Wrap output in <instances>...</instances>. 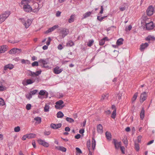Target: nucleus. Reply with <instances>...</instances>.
Segmentation results:
<instances>
[{"label": "nucleus", "mask_w": 155, "mask_h": 155, "mask_svg": "<svg viewBox=\"0 0 155 155\" xmlns=\"http://www.w3.org/2000/svg\"><path fill=\"white\" fill-rule=\"evenodd\" d=\"M96 145V141L94 137L92 138V147L93 150H94L95 149V147Z\"/></svg>", "instance_id": "obj_24"}, {"label": "nucleus", "mask_w": 155, "mask_h": 155, "mask_svg": "<svg viewBox=\"0 0 155 155\" xmlns=\"http://www.w3.org/2000/svg\"><path fill=\"white\" fill-rule=\"evenodd\" d=\"M7 50L6 46H2L0 47V53H4Z\"/></svg>", "instance_id": "obj_18"}, {"label": "nucleus", "mask_w": 155, "mask_h": 155, "mask_svg": "<svg viewBox=\"0 0 155 155\" xmlns=\"http://www.w3.org/2000/svg\"><path fill=\"white\" fill-rule=\"evenodd\" d=\"M51 41V38L50 37H49L48 38V40L46 43V45L48 46L49 45H50V42Z\"/></svg>", "instance_id": "obj_50"}, {"label": "nucleus", "mask_w": 155, "mask_h": 155, "mask_svg": "<svg viewBox=\"0 0 155 155\" xmlns=\"http://www.w3.org/2000/svg\"><path fill=\"white\" fill-rule=\"evenodd\" d=\"M62 126L61 123H59L57 124L52 123L51 124V127L53 129H56L60 128Z\"/></svg>", "instance_id": "obj_13"}, {"label": "nucleus", "mask_w": 155, "mask_h": 155, "mask_svg": "<svg viewBox=\"0 0 155 155\" xmlns=\"http://www.w3.org/2000/svg\"><path fill=\"white\" fill-rule=\"evenodd\" d=\"M22 23L24 25L26 28H28L31 25L32 21L30 19H28L27 21H25L24 18H21Z\"/></svg>", "instance_id": "obj_3"}, {"label": "nucleus", "mask_w": 155, "mask_h": 155, "mask_svg": "<svg viewBox=\"0 0 155 155\" xmlns=\"http://www.w3.org/2000/svg\"><path fill=\"white\" fill-rule=\"evenodd\" d=\"M35 81H33L31 79H27L26 81V83L27 85L31 84L34 82Z\"/></svg>", "instance_id": "obj_42"}, {"label": "nucleus", "mask_w": 155, "mask_h": 155, "mask_svg": "<svg viewBox=\"0 0 155 155\" xmlns=\"http://www.w3.org/2000/svg\"><path fill=\"white\" fill-rule=\"evenodd\" d=\"M10 14L9 11H6L0 15V24L4 21Z\"/></svg>", "instance_id": "obj_1"}, {"label": "nucleus", "mask_w": 155, "mask_h": 155, "mask_svg": "<svg viewBox=\"0 0 155 155\" xmlns=\"http://www.w3.org/2000/svg\"><path fill=\"white\" fill-rule=\"evenodd\" d=\"M147 94L145 92H143L142 93L140 97V101L141 103H143L147 98Z\"/></svg>", "instance_id": "obj_11"}, {"label": "nucleus", "mask_w": 155, "mask_h": 155, "mask_svg": "<svg viewBox=\"0 0 155 155\" xmlns=\"http://www.w3.org/2000/svg\"><path fill=\"white\" fill-rule=\"evenodd\" d=\"M58 27H59V26L58 25H55L54 26H53L52 27H51V28L52 29V30L53 31H54L56 28H58Z\"/></svg>", "instance_id": "obj_56"}, {"label": "nucleus", "mask_w": 155, "mask_h": 155, "mask_svg": "<svg viewBox=\"0 0 155 155\" xmlns=\"http://www.w3.org/2000/svg\"><path fill=\"white\" fill-rule=\"evenodd\" d=\"M135 149L137 151H138L139 150L140 147L139 144L138 143H135Z\"/></svg>", "instance_id": "obj_40"}, {"label": "nucleus", "mask_w": 155, "mask_h": 155, "mask_svg": "<svg viewBox=\"0 0 155 155\" xmlns=\"http://www.w3.org/2000/svg\"><path fill=\"white\" fill-rule=\"evenodd\" d=\"M69 33L68 30L66 28H63L60 31V35L64 38Z\"/></svg>", "instance_id": "obj_5"}, {"label": "nucleus", "mask_w": 155, "mask_h": 155, "mask_svg": "<svg viewBox=\"0 0 155 155\" xmlns=\"http://www.w3.org/2000/svg\"><path fill=\"white\" fill-rule=\"evenodd\" d=\"M34 120L37 121L38 124H40L41 121V117H35L34 119Z\"/></svg>", "instance_id": "obj_32"}, {"label": "nucleus", "mask_w": 155, "mask_h": 155, "mask_svg": "<svg viewBox=\"0 0 155 155\" xmlns=\"http://www.w3.org/2000/svg\"><path fill=\"white\" fill-rule=\"evenodd\" d=\"M38 90H34L31 91H30V93L32 95L35 94L38 92Z\"/></svg>", "instance_id": "obj_45"}, {"label": "nucleus", "mask_w": 155, "mask_h": 155, "mask_svg": "<svg viewBox=\"0 0 155 155\" xmlns=\"http://www.w3.org/2000/svg\"><path fill=\"white\" fill-rule=\"evenodd\" d=\"M132 28V26L131 25H129L128 26V27H126L125 28V31H127L128 30L129 31H130L131 30V28Z\"/></svg>", "instance_id": "obj_51"}, {"label": "nucleus", "mask_w": 155, "mask_h": 155, "mask_svg": "<svg viewBox=\"0 0 155 155\" xmlns=\"http://www.w3.org/2000/svg\"><path fill=\"white\" fill-rule=\"evenodd\" d=\"M84 129H80L79 131V132L81 134H82L84 133Z\"/></svg>", "instance_id": "obj_64"}, {"label": "nucleus", "mask_w": 155, "mask_h": 155, "mask_svg": "<svg viewBox=\"0 0 155 155\" xmlns=\"http://www.w3.org/2000/svg\"><path fill=\"white\" fill-rule=\"evenodd\" d=\"M23 8L25 11L27 12H30L32 10L31 6L27 4L24 5Z\"/></svg>", "instance_id": "obj_9"}, {"label": "nucleus", "mask_w": 155, "mask_h": 155, "mask_svg": "<svg viewBox=\"0 0 155 155\" xmlns=\"http://www.w3.org/2000/svg\"><path fill=\"white\" fill-rule=\"evenodd\" d=\"M144 114L145 110L144 108H143L141 110L140 114V118L142 120H143L144 118Z\"/></svg>", "instance_id": "obj_25"}, {"label": "nucleus", "mask_w": 155, "mask_h": 155, "mask_svg": "<svg viewBox=\"0 0 155 155\" xmlns=\"http://www.w3.org/2000/svg\"><path fill=\"white\" fill-rule=\"evenodd\" d=\"M103 127L101 124H100L97 126V130L100 134H102L103 132Z\"/></svg>", "instance_id": "obj_17"}, {"label": "nucleus", "mask_w": 155, "mask_h": 155, "mask_svg": "<svg viewBox=\"0 0 155 155\" xmlns=\"http://www.w3.org/2000/svg\"><path fill=\"white\" fill-rule=\"evenodd\" d=\"M38 141L39 144L44 147H48L49 146V143L45 142L44 140L41 139H39L38 140Z\"/></svg>", "instance_id": "obj_10"}, {"label": "nucleus", "mask_w": 155, "mask_h": 155, "mask_svg": "<svg viewBox=\"0 0 155 155\" xmlns=\"http://www.w3.org/2000/svg\"><path fill=\"white\" fill-rule=\"evenodd\" d=\"M106 137L107 139L108 140H110L111 138V135L110 132L106 131L105 133Z\"/></svg>", "instance_id": "obj_22"}, {"label": "nucleus", "mask_w": 155, "mask_h": 155, "mask_svg": "<svg viewBox=\"0 0 155 155\" xmlns=\"http://www.w3.org/2000/svg\"><path fill=\"white\" fill-rule=\"evenodd\" d=\"M38 62L40 63H42V64H40L39 65L41 66L42 68H48L49 66L47 64L48 63V60L47 59L45 60L41 59L39 60Z\"/></svg>", "instance_id": "obj_2"}, {"label": "nucleus", "mask_w": 155, "mask_h": 155, "mask_svg": "<svg viewBox=\"0 0 155 155\" xmlns=\"http://www.w3.org/2000/svg\"><path fill=\"white\" fill-rule=\"evenodd\" d=\"M124 39L122 38L119 39L117 41L116 44L118 45H120L123 44Z\"/></svg>", "instance_id": "obj_27"}, {"label": "nucleus", "mask_w": 155, "mask_h": 155, "mask_svg": "<svg viewBox=\"0 0 155 155\" xmlns=\"http://www.w3.org/2000/svg\"><path fill=\"white\" fill-rule=\"evenodd\" d=\"M21 62L23 64H30V62L29 60H25L24 59H21Z\"/></svg>", "instance_id": "obj_30"}, {"label": "nucleus", "mask_w": 155, "mask_h": 155, "mask_svg": "<svg viewBox=\"0 0 155 155\" xmlns=\"http://www.w3.org/2000/svg\"><path fill=\"white\" fill-rule=\"evenodd\" d=\"M112 142L114 144L116 149H118L121 146V142H118L117 140L115 139H113Z\"/></svg>", "instance_id": "obj_7"}, {"label": "nucleus", "mask_w": 155, "mask_h": 155, "mask_svg": "<svg viewBox=\"0 0 155 155\" xmlns=\"http://www.w3.org/2000/svg\"><path fill=\"white\" fill-rule=\"evenodd\" d=\"M31 105L30 104H28L26 106V109L27 110H29L31 109Z\"/></svg>", "instance_id": "obj_49"}, {"label": "nucleus", "mask_w": 155, "mask_h": 155, "mask_svg": "<svg viewBox=\"0 0 155 155\" xmlns=\"http://www.w3.org/2000/svg\"><path fill=\"white\" fill-rule=\"evenodd\" d=\"M148 45L149 44L147 43H143L140 45V49L141 51H143L144 50L147 48Z\"/></svg>", "instance_id": "obj_15"}, {"label": "nucleus", "mask_w": 155, "mask_h": 155, "mask_svg": "<svg viewBox=\"0 0 155 155\" xmlns=\"http://www.w3.org/2000/svg\"><path fill=\"white\" fill-rule=\"evenodd\" d=\"M146 41H153L155 40V38L153 36L149 35L145 39Z\"/></svg>", "instance_id": "obj_26"}, {"label": "nucleus", "mask_w": 155, "mask_h": 155, "mask_svg": "<svg viewBox=\"0 0 155 155\" xmlns=\"http://www.w3.org/2000/svg\"><path fill=\"white\" fill-rule=\"evenodd\" d=\"M63 103L64 102L63 101L60 100L56 102L55 107L57 109H61L64 106V105H62Z\"/></svg>", "instance_id": "obj_4"}, {"label": "nucleus", "mask_w": 155, "mask_h": 155, "mask_svg": "<svg viewBox=\"0 0 155 155\" xmlns=\"http://www.w3.org/2000/svg\"><path fill=\"white\" fill-rule=\"evenodd\" d=\"M137 96H138V93L136 92L135 94L134 95L133 97V98H132V103L134 102L136 100V99L137 98Z\"/></svg>", "instance_id": "obj_34"}, {"label": "nucleus", "mask_w": 155, "mask_h": 155, "mask_svg": "<svg viewBox=\"0 0 155 155\" xmlns=\"http://www.w3.org/2000/svg\"><path fill=\"white\" fill-rule=\"evenodd\" d=\"M145 26L146 29L148 30L153 29L154 27L155 26L152 21L147 23H146Z\"/></svg>", "instance_id": "obj_12"}, {"label": "nucleus", "mask_w": 155, "mask_h": 155, "mask_svg": "<svg viewBox=\"0 0 155 155\" xmlns=\"http://www.w3.org/2000/svg\"><path fill=\"white\" fill-rule=\"evenodd\" d=\"M31 65L32 67L38 66L39 65L38 62L35 61L32 63Z\"/></svg>", "instance_id": "obj_43"}, {"label": "nucleus", "mask_w": 155, "mask_h": 155, "mask_svg": "<svg viewBox=\"0 0 155 155\" xmlns=\"http://www.w3.org/2000/svg\"><path fill=\"white\" fill-rule=\"evenodd\" d=\"M55 148L56 149L62 152H65L66 150V148L62 146L56 147Z\"/></svg>", "instance_id": "obj_21"}, {"label": "nucleus", "mask_w": 155, "mask_h": 155, "mask_svg": "<svg viewBox=\"0 0 155 155\" xmlns=\"http://www.w3.org/2000/svg\"><path fill=\"white\" fill-rule=\"evenodd\" d=\"M41 72V71L40 70V71H37L35 73H36V76H38L40 74Z\"/></svg>", "instance_id": "obj_57"}, {"label": "nucleus", "mask_w": 155, "mask_h": 155, "mask_svg": "<svg viewBox=\"0 0 155 155\" xmlns=\"http://www.w3.org/2000/svg\"><path fill=\"white\" fill-rule=\"evenodd\" d=\"M76 152L77 153V155H80V154L82 153V152L81 150L78 147H76Z\"/></svg>", "instance_id": "obj_35"}, {"label": "nucleus", "mask_w": 155, "mask_h": 155, "mask_svg": "<svg viewBox=\"0 0 155 155\" xmlns=\"http://www.w3.org/2000/svg\"><path fill=\"white\" fill-rule=\"evenodd\" d=\"M154 8L152 5L149 6L147 10V15L149 16L152 15L153 13Z\"/></svg>", "instance_id": "obj_6"}, {"label": "nucleus", "mask_w": 155, "mask_h": 155, "mask_svg": "<svg viewBox=\"0 0 155 155\" xmlns=\"http://www.w3.org/2000/svg\"><path fill=\"white\" fill-rule=\"evenodd\" d=\"M64 114L61 111L58 112L57 114V117L58 118H61L64 116Z\"/></svg>", "instance_id": "obj_28"}, {"label": "nucleus", "mask_w": 155, "mask_h": 155, "mask_svg": "<svg viewBox=\"0 0 155 155\" xmlns=\"http://www.w3.org/2000/svg\"><path fill=\"white\" fill-rule=\"evenodd\" d=\"M50 133L51 132L50 131H45L44 132V134L46 135H48L50 134Z\"/></svg>", "instance_id": "obj_63"}, {"label": "nucleus", "mask_w": 155, "mask_h": 155, "mask_svg": "<svg viewBox=\"0 0 155 155\" xmlns=\"http://www.w3.org/2000/svg\"><path fill=\"white\" fill-rule=\"evenodd\" d=\"M81 136V135L78 134L75 136V138L76 139H79L80 138Z\"/></svg>", "instance_id": "obj_59"}, {"label": "nucleus", "mask_w": 155, "mask_h": 155, "mask_svg": "<svg viewBox=\"0 0 155 155\" xmlns=\"http://www.w3.org/2000/svg\"><path fill=\"white\" fill-rule=\"evenodd\" d=\"M26 97V98L29 100H30L32 97V95L30 92L29 94H28L25 95Z\"/></svg>", "instance_id": "obj_44"}, {"label": "nucleus", "mask_w": 155, "mask_h": 155, "mask_svg": "<svg viewBox=\"0 0 155 155\" xmlns=\"http://www.w3.org/2000/svg\"><path fill=\"white\" fill-rule=\"evenodd\" d=\"M27 135L28 138L30 139L35 138L36 135L35 134H27Z\"/></svg>", "instance_id": "obj_29"}, {"label": "nucleus", "mask_w": 155, "mask_h": 155, "mask_svg": "<svg viewBox=\"0 0 155 155\" xmlns=\"http://www.w3.org/2000/svg\"><path fill=\"white\" fill-rule=\"evenodd\" d=\"M94 41L93 40H90L87 43V45L89 47H91L93 44Z\"/></svg>", "instance_id": "obj_39"}, {"label": "nucleus", "mask_w": 155, "mask_h": 155, "mask_svg": "<svg viewBox=\"0 0 155 155\" xmlns=\"http://www.w3.org/2000/svg\"><path fill=\"white\" fill-rule=\"evenodd\" d=\"M74 16L75 15H72L71 16L70 18L68 19V22L69 23H70L74 21Z\"/></svg>", "instance_id": "obj_31"}, {"label": "nucleus", "mask_w": 155, "mask_h": 155, "mask_svg": "<svg viewBox=\"0 0 155 155\" xmlns=\"http://www.w3.org/2000/svg\"><path fill=\"white\" fill-rule=\"evenodd\" d=\"M5 103L4 100L1 98H0V104L2 106L5 105Z\"/></svg>", "instance_id": "obj_47"}, {"label": "nucleus", "mask_w": 155, "mask_h": 155, "mask_svg": "<svg viewBox=\"0 0 155 155\" xmlns=\"http://www.w3.org/2000/svg\"><path fill=\"white\" fill-rule=\"evenodd\" d=\"M123 141L125 146H127V139L126 138L123 139Z\"/></svg>", "instance_id": "obj_55"}, {"label": "nucleus", "mask_w": 155, "mask_h": 155, "mask_svg": "<svg viewBox=\"0 0 155 155\" xmlns=\"http://www.w3.org/2000/svg\"><path fill=\"white\" fill-rule=\"evenodd\" d=\"M116 109H115V110H114L113 111L112 115L111 117L113 119H114L115 118L116 115Z\"/></svg>", "instance_id": "obj_41"}, {"label": "nucleus", "mask_w": 155, "mask_h": 155, "mask_svg": "<svg viewBox=\"0 0 155 155\" xmlns=\"http://www.w3.org/2000/svg\"><path fill=\"white\" fill-rule=\"evenodd\" d=\"M107 16V15L104 16L102 17H101L100 16H97V19L98 20H99L100 21H101L103 19L106 18Z\"/></svg>", "instance_id": "obj_36"}, {"label": "nucleus", "mask_w": 155, "mask_h": 155, "mask_svg": "<svg viewBox=\"0 0 155 155\" xmlns=\"http://www.w3.org/2000/svg\"><path fill=\"white\" fill-rule=\"evenodd\" d=\"M13 68V66L12 64H8L6 65H5L4 67V70H6L7 69H11Z\"/></svg>", "instance_id": "obj_23"}, {"label": "nucleus", "mask_w": 155, "mask_h": 155, "mask_svg": "<svg viewBox=\"0 0 155 155\" xmlns=\"http://www.w3.org/2000/svg\"><path fill=\"white\" fill-rule=\"evenodd\" d=\"M87 147L88 149L89 150H90V142H87Z\"/></svg>", "instance_id": "obj_61"}, {"label": "nucleus", "mask_w": 155, "mask_h": 155, "mask_svg": "<svg viewBox=\"0 0 155 155\" xmlns=\"http://www.w3.org/2000/svg\"><path fill=\"white\" fill-rule=\"evenodd\" d=\"M49 106L48 104H46L44 107V110L45 112H47L49 111Z\"/></svg>", "instance_id": "obj_33"}, {"label": "nucleus", "mask_w": 155, "mask_h": 155, "mask_svg": "<svg viewBox=\"0 0 155 155\" xmlns=\"http://www.w3.org/2000/svg\"><path fill=\"white\" fill-rule=\"evenodd\" d=\"M26 138H28V136L27 134L23 136L22 138V139L23 140H25Z\"/></svg>", "instance_id": "obj_62"}, {"label": "nucleus", "mask_w": 155, "mask_h": 155, "mask_svg": "<svg viewBox=\"0 0 155 155\" xmlns=\"http://www.w3.org/2000/svg\"><path fill=\"white\" fill-rule=\"evenodd\" d=\"M104 11V8L103 5H101V10L99 12V13L101 14H102L103 13Z\"/></svg>", "instance_id": "obj_54"}, {"label": "nucleus", "mask_w": 155, "mask_h": 155, "mask_svg": "<svg viewBox=\"0 0 155 155\" xmlns=\"http://www.w3.org/2000/svg\"><path fill=\"white\" fill-rule=\"evenodd\" d=\"M63 71L62 69L60 68L59 67L57 66L54 68V72L56 74L60 73Z\"/></svg>", "instance_id": "obj_14"}, {"label": "nucleus", "mask_w": 155, "mask_h": 155, "mask_svg": "<svg viewBox=\"0 0 155 155\" xmlns=\"http://www.w3.org/2000/svg\"><path fill=\"white\" fill-rule=\"evenodd\" d=\"M21 50L20 49H18L16 48H14L11 49L9 52V53L11 54H19L21 52Z\"/></svg>", "instance_id": "obj_8"}, {"label": "nucleus", "mask_w": 155, "mask_h": 155, "mask_svg": "<svg viewBox=\"0 0 155 155\" xmlns=\"http://www.w3.org/2000/svg\"><path fill=\"white\" fill-rule=\"evenodd\" d=\"M31 76L32 77H34V76H36V73L35 72H31Z\"/></svg>", "instance_id": "obj_58"}, {"label": "nucleus", "mask_w": 155, "mask_h": 155, "mask_svg": "<svg viewBox=\"0 0 155 155\" xmlns=\"http://www.w3.org/2000/svg\"><path fill=\"white\" fill-rule=\"evenodd\" d=\"M74 45V43L73 42L71 41H69L67 43V45L68 46H71Z\"/></svg>", "instance_id": "obj_37"}, {"label": "nucleus", "mask_w": 155, "mask_h": 155, "mask_svg": "<svg viewBox=\"0 0 155 155\" xmlns=\"http://www.w3.org/2000/svg\"><path fill=\"white\" fill-rule=\"evenodd\" d=\"M39 94L41 96L45 95L44 98H46L48 97V92L45 90H41L39 92Z\"/></svg>", "instance_id": "obj_16"}, {"label": "nucleus", "mask_w": 155, "mask_h": 155, "mask_svg": "<svg viewBox=\"0 0 155 155\" xmlns=\"http://www.w3.org/2000/svg\"><path fill=\"white\" fill-rule=\"evenodd\" d=\"M92 13V12H86L83 15L82 19H84L89 17Z\"/></svg>", "instance_id": "obj_19"}, {"label": "nucleus", "mask_w": 155, "mask_h": 155, "mask_svg": "<svg viewBox=\"0 0 155 155\" xmlns=\"http://www.w3.org/2000/svg\"><path fill=\"white\" fill-rule=\"evenodd\" d=\"M66 119L68 122L70 123H72L74 122V120L71 118L67 117Z\"/></svg>", "instance_id": "obj_38"}, {"label": "nucleus", "mask_w": 155, "mask_h": 155, "mask_svg": "<svg viewBox=\"0 0 155 155\" xmlns=\"http://www.w3.org/2000/svg\"><path fill=\"white\" fill-rule=\"evenodd\" d=\"M4 82V81H3V82L0 81V91H2L5 90L6 87L3 86V83Z\"/></svg>", "instance_id": "obj_20"}, {"label": "nucleus", "mask_w": 155, "mask_h": 155, "mask_svg": "<svg viewBox=\"0 0 155 155\" xmlns=\"http://www.w3.org/2000/svg\"><path fill=\"white\" fill-rule=\"evenodd\" d=\"M58 48L59 50H61L63 48V47L61 44H60L58 45Z\"/></svg>", "instance_id": "obj_60"}, {"label": "nucleus", "mask_w": 155, "mask_h": 155, "mask_svg": "<svg viewBox=\"0 0 155 155\" xmlns=\"http://www.w3.org/2000/svg\"><path fill=\"white\" fill-rule=\"evenodd\" d=\"M53 31L52 30V29L51 28H50L48 29V30L46 31L45 32V33H48L50 32H51L52 31Z\"/></svg>", "instance_id": "obj_52"}, {"label": "nucleus", "mask_w": 155, "mask_h": 155, "mask_svg": "<svg viewBox=\"0 0 155 155\" xmlns=\"http://www.w3.org/2000/svg\"><path fill=\"white\" fill-rule=\"evenodd\" d=\"M120 150H121L122 153L123 154H124L125 153V152H124L125 148H124V147H123V146H121L120 147Z\"/></svg>", "instance_id": "obj_53"}, {"label": "nucleus", "mask_w": 155, "mask_h": 155, "mask_svg": "<svg viewBox=\"0 0 155 155\" xmlns=\"http://www.w3.org/2000/svg\"><path fill=\"white\" fill-rule=\"evenodd\" d=\"M105 43V41L103 39H101L99 41V45H103Z\"/></svg>", "instance_id": "obj_48"}, {"label": "nucleus", "mask_w": 155, "mask_h": 155, "mask_svg": "<svg viewBox=\"0 0 155 155\" xmlns=\"http://www.w3.org/2000/svg\"><path fill=\"white\" fill-rule=\"evenodd\" d=\"M20 130V127L19 126H17L15 127L14 128V131L15 132H18Z\"/></svg>", "instance_id": "obj_46"}]
</instances>
